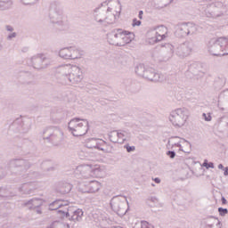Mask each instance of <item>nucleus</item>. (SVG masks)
<instances>
[{
	"instance_id": "nucleus-42",
	"label": "nucleus",
	"mask_w": 228,
	"mask_h": 228,
	"mask_svg": "<svg viewBox=\"0 0 228 228\" xmlns=\"http://www.w3.org/2000/svg\"><path fill=\"white\" fill-rule=\"evenodd\" d=\"M112 140H115V136H112Z\"/></svg>"
},
{
	"instance_id": "nucleus-4",
	"label": "nucleus",
	"mask_w": 228,
	"mask_h": 228,
	"mask_svg": "<svg viewBox=\"0 0 228 228\" xmlns=\"http://www.w3.org/2000/svg\"><path fill=\"white\" fill-rule=\"evenodd\" d=\"M197 33V25L191 21H183L177 24V29L175 35L177 37H188L190 35H195Z\"/></svg>"
},
{
	"instance_id": "nucleus-14",
	"label": "nucleus",
	"mask_w": 228,
	"mask_h": 228,
	"mask_svg": "<svg viewBox=\"0 0 228 228\" xmlns=\"http://www.w3.org/2000/svg\"><path fill=\"white\" fill-rule=\"evenodd\" d=\"M60 56H61V58H65L66 60H69V58L71 60H76L77 58H79V51L72 50V54H70V50L62 49L60 52Z\"/></svg>"
},
{
	"instance_id": "nucleus-3",
	"label": "nucleus",
	"mask_w": 228,
	"mask_h": 228,
	"mask_svg": "<svg viewBox=\"0 0 228 228\" xmlns=\"http://www.w3.org/2000/svg\"><path fill=\"white\" fill-rule=\"evenodd\" d=\"M169 120L175 127H183L188 120V110L184 108L176 109L171 112Z\"/></svg>"
},
{
	"instance_id": "nucleus-26",
	"label": "nucleus",
	"mask_w": 228,
	"mask_h": 228,
	"mask_svg": "<svg viewBox=\"0 0 228 228\" xmlns=\"http://www.w3.org/2000/svg\"><path fill=\"white\" fill-rule=\"evenodd\" d=\"M166 154L171 159H174V158H175V156H176L175 151H167Z\"/></svg>"
},
{
	"instance_id": "nucleus-32",
	"label": "nucleus",
	"mask_w": 228,
	"mask_h": 228,
	"mask_svg": "<svg viewBox=\"0 0 228 228\" xmlns=\"http://www.w3.org/2000/svg\"><path fill=\"white\" fill-rule=\"evenodd\" d=\"M221 202H222L223 205L227 204V200L225 199V197L222 196Z\"/></svg>"
},
{
	"instance_id": "nucleus-22",
	"label": "nucleus",
	"mask_w": 228,
	"mask_h": 228,
	"mask_svg": "<svg viewBox=\"0 0 228 228\" xmlns=\"http://www.w3.org/2000/svg\"><path fill=\"white\" fill-rule=\"evenodd\" d=\"M218 213L220 215V216H225L228 213V209L227 208H224L222 207L218 208Z\"/></svg>"
},
{
	"instance_id": "nucleus-37",
	"label": "nucleus",
	"mask_w": 228,
	"mask_h": 228,
	"mask_svg": "<svg viewBox=\"0 0 228 228\" xmlns=\"http://www.w3.org/2000/svg\"><path fill=\"white\" fill-rule=\"evenodd\" d=\"M220 111H225V108L219 107Z\"/></svg>"
},
{
	"instance_id": "nucleus-27",
	"label": "nucleus",
	"mask_w": 228,
	"mask_h": 228,
	"mask_svg": "<svg viewBox=\"0 0 228 228\" xmlns=\"http://www.w3.org/2000/svg\"><path fill=\"white\" fill-rule=\"evenodd\" d=\"M195 67H197V63L191 64V66L189 67V72H192V74L195 75V71H193V69H195Z\"/></svg>"
},
{
	"instance_id": "nucleus-16",
	"label": "nucleus",
	"mask_w": 228,
	"mask_h": 228,
	"mask_svg": "<svg viewBox=\"0 0 228 228\" xmlns=\"http://www.w3.org/2000/svg\"><path fill=\"white\" fill-rule=\"evenodd\" d=\"M101 190V183L96 180L87 181L86 193H95Z\"/></svg>"
},
{
	"instance_id": "nucleus-8",
	"label": "nucleus",
	"mask_w": 228,
	"mask_h": 228,
	"mask_svg": "<svg viewBox=\"0 0 228 228\" xmlns=\"http://www.w3.org/2000/svg\"><path fill=\"white\" fill-rule=\"evenodd\" d=\"M104 145H108V142L102 139L97 138H88L87 139V149H97L98 151H102L104 152Z\"/></svg>"
},
{
	"instance_id": "nucleus-40",
	"label": "nucleus",
	"mask_w": 228,
	"mask_h": 228,
	"mask_svg": "<svg viewBox=\"0 0 228 228\" xmlns=\"http://www.w3.org/2000/svg\"><path fill=\"white\" fill-rule=\"evenodd\" d=\"M179 151H182V152H184V150L183 149V146L179 148Z\"/></svg>"
},
{
	"instance_id": "nucleus-6",
	"label": "nucleus",
	"mask_w": 228,
	"mask_h": 228,
	"mask_svg": "<svg viewBox=\"0 0 228 228\" xmlns=\"http://www.w3.org/2000/svg\"><path fill=\"white\" fill-rule=\"evenodd\" d=\"M193 51V45L190 42H185L176 47L175 54L179 58H186Z\"/></svg>"
},
{
	"instance_id": "nucleus-38",
	"label": "nucleus",
	"mask_w": 228,
	"mask_h": 228,
	"mask_svg": "<svg viewBox=\"0 0 228 228\" xmlns=\"http://www.w3.org/2000/svg\"><path fill=\"white\" fill-rule=\"evenodd\" d=\"M183 142H185L186 143H188V145H190V147H191V143L186 140H183Z\"/></svg>"
},
{
	"instance_id": "nucleus-15",
	"label": "nucleus",
	"mask_w": 228,
	"mask_h": 228,
	"mask_svg": "<svg viewBox=\"0 0 228 228\" xmlns=\"http://www.w3.org/2000/svg\"><path fill=\"white\" fill-rule=\"evenodd\" d=\"M147 70H151V77H144V79H148V81H152L154 83H158V81H161L163 79V75L156 72V69L153 68H151L149 66L146 67ZM148 76H151V72L147 73Z\"/></svg>"
},
{
	"instance_id": "nucleus-17",
	"label": "nucleus",
	"mask_w": 228,
	"mask_h": 228,
	"mask_svg": "<svg viewBox=\"0 0 228 228\" xmlns=\"http://www.w3.org/2000/svg\"><path fill=\"white\" fill-rule=\"evenodd\" d=\"M110 1H111V0H107L103 3H102L100 4V6L96 7L94 10V20H96V22H99L100 24H102V22H104V20H102V19L99 20V10H101V7H102V6H108V4L110 3Z\"/></svg>"
},
{
	"instance_id": "nucleus-43",
	"label": "nucleus",
	"mask_w": 228,
	"mask_h": 228,
	"mask_svg": "<svg viewBox=\"0 0 228 228\" xmlns=\"http://www.w3.org/2000/svg\"><path fill=\"white\" fill-rule=\"evenodd\" d=\"M205 1H211V0H205Z\"/></svg>"
},
{
	"instance_id": "nucleus-10",
	"label": "nucleus",
	"mask_w": 228,
	"mask_h": 228,
	"mask_svg": "<svg viewBox=\"0 0 228 228\" xmlns=\"http://www.w3.org/2000/svg\"><path fill=\"white\" fill-rule=\"evenodd\" d=\"M201 224L206 228H213L215 227V224L217 227H219V225H222V222H220L217 217H215V216H208L203 218Z\"/></svg>"
},
{
	"instance_id": "nucleus-29",
	"label": "nucleus",
	"mask_w": 228,
	"mask_h": 228,
	"mask_svg": "<svg viewBox=\"0 0 228 228\" xmlns=\"http://www.w3.org/2000/svg\"><path fill=\"white\" fill-rule=\"evenodd\" d=\"M151 202H153V204H158V198L152 196L149 200Z\"/></svg>"
},
{
	"instance_id": "nucleus-19",
	"label": "nucleus",
	"mask_w": 228,
	"mask_h": 228,
	"mask_svg": "<svg viewBox=\"0 0 228 228\" xmlns=\"http://www.w3.org/2000/svg\"><path fill=\"white\" fill-rule=\"evenodd\" d=\"M160 47H165L166 49H168L169 53L171 54H174V46L170 43H161Z\"/></svg>"
},
{
	"instance_id": "nucleus-11",
	"label": "nucleus",
	"mask_w": 228,
	"mask_h": 228,
	"mask_svg": "<svg viewBox=\"0 0 228 228\" xmlns=\"http://www.w3.org/2000/svg\"><path fill=\"white\" fill-rule=\"evenodd\" d=\"M110 142L112 143H120L118 140H122V142H126V134L120 131L114 130L108 134Z\"/></svg>"
},
{
	"instance_id": "nucleus-12",
	"label": "nucleus",
	"mask_w": 228,
	"mask_h": 228,
	"mask_svg": "<svg viewBox=\"0 0 228 228\" xmlns=\"http://www.w3.org/2000/svg\"><path fill=\"white\" fill-rule=\"evenodd\" d=\"M135 74H137V76H140L141 77H148L151 78V77H152L151 74V70L152 69H147V66H145V64L143 63H140L135 67ZM148 72L151 73V75L149 76Z\"/></svg>"
},
{
	"instance_id": "nucleus-18",
	"label": "nucleus",
	"mask_w": 228,
	"mask_h": 228,
	"mask_svg": "<svg viewBox=\"0 0 228 228\" xmlns=\"http://www.w3.org/2000/svg\"><path fill=\"white\" fill-rule=\"evenodd\" d=\"M167 37V36L165 34L162 35H158L155 37H152L150 41V44H152V42L154 44H157V42H161V40H165V38Z\"/></svg>"
},
{
	"instance_id": "nucleus-35",
	"label": "nucleus",
	"mask_w": 228,
	"mask_h": 228,
	"mask_svg": "<svg viewBox=\"0 0 228 228\" xmlns=\"http://www.w3.org/2000/svg\"><path fill=\"white\" fill-rule=\"evenodd\" d=\"M175 146L179 147V149H180L183 145H181V142H176V143H175Z\"/></svg>"
},
{
	"instance_id": "nucleus-1",
	"label": "nucleus",
	"mask_w": 228,
	"mask_h": 228,
	"mask_svg": "<svg viewBox=\"0 0 228 228\" xmlns=\"http://www.w3.org/2000/svg\"><path fill=\"white\" fill-rule=\"evenodd\" d=\"M208 53L212 56H227L228 55V37H221L209 40L208 44Z\"/></svg>"
},
{
	"instance_id": "nucleus-34",
	"label": "nucleus",
	"mask_w": 228,
	"mask_h": 228,
	"mask_svg": "<svg viewBox=\"0 0 228 228\" xmlns=\"http://www.w3.org/2000/svg\"><path fill=\"white\" fill-rule=\"evenodd\" d=\"M223 170H224V175H228V167H226Z\"/></svg>"
},
{
	"instance_id": "nucleus-33",
	"label": "nucleus",
	"mask_w": 228,
	"mask_h": 228,
	"mask_svg": "<svg viewBox=\"0 0 228 228\" xmlns=\"http://www.w3.org/2000/svg\"><path fill=\"white\" fill-rule=\"evenodd\" d=\"M217 168H219V170H224L225 167H224V164H219Z\"/></svg>"
},
{
	"instance_id": "nucleus-9",
	"label": "nucleus",
	"mask_w": 228,
	"mask_h": 228,
	"mask_svg": "<svg viewBox=\"0 0 228 228\" xmlns=\"http://www.w3.org/2000/svg\"><path fill=\"white\" fill-rule=\"evenodd\" d=\"M86 172L90 177H102L104 169L100 165L86 164Z\"/></svg>"
},
{
	"instance_id": "nucleus-30",
	"label": "nucleus",
	"mask_w": 228,
	"mask_h": 228,
	"mask_svg": "<svg viewBox=\"0 0 228 228\" xmlns=\"http://www.w3.org/2000/svg\"><path fill=\"white\" fill-rule=\"evenodd\" d=\"M153 181L156 183V184H159V183H161V179L159 177L153 178Z\"/></svg>"
},
{
	"instance_id": "nucleus-21",
	"label": "nucleus",
	"mask_w": 228,
	"mask_h": 228,
	"mask_svg": "<svg viewBox=\"0 0 228 228\" xmlns=\"http://www.w3.org/2000/svg\"><path fill=\"white\" fill-rule=\"evenodd\" d=\"M140 228H154V225L151 224L147 221H141V227Z\"/></svg>"
},
{
	"instance_id": "nucleus-13",
	"label": "nucleus",
	"mask_w": 228,
	"mask_h": 228,
	"mask_svg": "<svg viewBox=\"0 0 228 228\" xmlns=\"http://www.w3.org/2000/svg\"><path fill=\"white\" fill-rule=\"evenodd\" d=\"M134 38V33L126 29H122L121 40L123 42H121V44H123V46L126 45V44H131Z\"/></svg>"
},
{
	"instance_id": "nucleus-36",
	"label": "nucleus",
	"mask_w": 228,
	"mask_h": 228,
	"mask_svg": "<svg viewBox=\"0 0 228 228\" xmlns=\"http://www.w3.org/2000/svg\"><path fill=\"white\" fill-rule=\"evenodd\" d=\"M86 133H88V129H90V124L88 123V121L86 122Z\"/></svg>"
},
{
	"instance_id": "nucleus-23",
	"label": "nucleus",
	"mask_w": 228,
	"mask_h": 228,
	"mask_svg": "<svg viewBox=\"0 0 228 228\" xmlns=\"http://www.w3.org/2000/svg\"><path fill=\"white\" fill-rule=\"evenodd\" d=\"M132 26H133V28H136V26H142V20H140L136 18H134L132 20Z\"/></svg>"
},
{
	"instance_id": "nucleus-28",
	"label": "nucleus",
	"mask_w": 228,
	"mask_h": 228,
	"mask_svg": "<svg viewBox=\"0 0 228 228\" xmlns=\"http://www.w3.org/2000/svg\"><path fill=\"white\" fill-rule=\"evenodd\" d=\"M53 206H55V208H60V202L54 201V202L50 206V209L54 210V209H56V208H53Z\"/></svg>"
},
{
	"instance_id": "nucleus-2",
	"label": "nucleus",
	"mask_w": 228,
	"mask_h": 228,
	"mask_svg": "<svg viewBox=\"0 0 228 228\" xmlns=\"http://www.w3.org/2000/svg\"><path fill=\"white\" fill-rule=\"evenodd\" d=\"M110 208L118 216L122 218V216H126L127 211H129V201H127V197L122 195L114 196L110 200Z\"/></svg>"
},
{
	"instance_id": "nucleus-31",
	"label": "nucleus",
	"mask_w": 228,
	"mask_h": 228,
	"mask_svg": "<svg viewBox=\"0 0 228 228\" xmlns=\"http://www.w3.org/2000/svg\"><path fill=\"white\" fill-rule=\"evenodd\" d=\"M138 18L140 19V20L143 19V11H139Z\"/></svg>"
},
{
	"instance_id": "nucleus-5",
	"label": "nucleus",
	"mask_w": 228,
	"mask_h": 228,
	"mask_svg": "<svg viewBox=\"0 0 228 228\" xmlns=\"http://www.w3.org/2000/svg\"><path fill=\"white\" fill-rule=\"evenodd\" d=\"M122 38V28H114L107 33V42L110 45H116V47H124V44L119 42Z\"/></svg>"
},
{
	"instance_id": "nucleus-41",
	"label": "nucleus",
	"mask_w": 228,
	"mask_h": 228,
	"mask_svg": "<svg viewBox=\"0 0 228 228\" xmlns=\"http://www.w3.org/2000/svg\"><path fill=\"white\" fill-rule=\"evenodd\" d=\"M169 2H170V3H173V2H174V0H169Z\"/></svg>"
},
{
	"instance_id": "nucleus-7",
	"label": "nucleus",
	"mask_w": 228,
	"mask_h": 228,
	"mask_svg": "<svg viewBox=\"0 0 228 228\" xmlns=\"http://www.w3.org/2000/svg\"><path fill=\"white\" fill-rule=\"evenodd\" d=\"M69 127L73 134V136H83L85 134V127H83V123H80L77 119H73L69 122Z\"/></svg>"
},
{
	"instance_id": "nucleus-39",
	"label": "nucleus",
	"mask_w": 228,
	"mask_h": 228,
	"mask_svg": "<svg viewBox=\"0 0 228 228\" xmlns=\"http://www.w3.org/2000/svg\"><path fill=\"white\" fill-rule=\"evenodd\" d=\"M107 12H111V7H108Z\"/></svg>"
},
{
	"instance_id": "nucleus-25",
	"label": "nucleus",
	"mask_w": 228,
	"mask_h": 228,
	"mask_svg": "<svg viewBox=\"0 0 228 228\" xmlns=\"http://www.w3.org/2000/svg\"><path fill=\"white\" fill-rule=\"evenodd\" d=\"M202 117H203L205 122H211V120H212V118H213L211 117V114H210V113H208V114L203 113V114H202Z\"/></svg>"
},
{
	"instance_id": "nucleus-20",
	"label": "nucleus",
	"mask_w": 228,
	"mask_h": 228,
	"mask_svg": "<svg viewBox=\"0 0 228 228\" xmlns=\"http://www.w3.org/2000/svg\"><path fill=\"white\" fill-rule=\"evenodd\" d=\"M202 167H205V168H207V170H209V168H215V163L208 162V159H205L203 161Z\"/></svg>"
},
{
	"instance_id": "nucleus-24",
	"label": "nucleus",
	"mask_w": 228,
	"mask_h": 228,
	"mask_svg": "<svg viewBox=\"0 0 228 228\" xmlns=\"http://www.w3.org/2000/svg\"><path fill=\"white\" fill-rule=\"evenodd\" d=\"M124 148L126 149V152H134L136 151V147L130 146L129 144H126Z\"/></svg>"
}]
</instances>
